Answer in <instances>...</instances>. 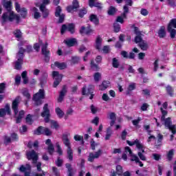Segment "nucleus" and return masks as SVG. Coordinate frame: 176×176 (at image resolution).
<instances>
[{
    "instance_id": "obj_1",
    "label": "nucleus",
    "mask_w": 176,
    "mask_h": 176,
    "mask_svg": "<svg viewBox=\"0 0 176 176\" xmlns=\"http://www.w3.org/2000/svg\"><path fill=\"white\" fill-rule=\"evenodd\" d=\"M3 6L7 10L6 12H4L2 15L3 23H6V21H16V23L20 21V16L12 10V1L8 0H2L1 2Z\"/></svg>"
},
{
    "instance_id": "obj_2",
    "label": "nucleus",
    "mask_w": 176,
    "mask_h": 176,
    "mask_svg": "<svg viewBox=\"0 0 176 176\" xmlns=\"http://www.w3.org/2000/svg\"><path fill=\"white\" fill-rule=\"evenodd\" d=\"M62 140L64 145L67 148L66 158L68 159L69 162H72L74 160V150H72L71 142H69V133L64 134Z\"/></svg>"
},
{
    "instance_id": "obj_3",
    "label": "nucleus",
    "mask_w": 176,
    "mask_h": 176,
    "mask_svg": "<svg viewBox=\"0 0 176 176\" xmlns=\"http://www.w3.org/2000/svg\"><path fill=\"white\" fill-rule=\"evenodd\" d=\"M32 50V47L30 45H28L26 49V52L28 53H30ZM25 52V50L23 48L19 49V52L16 55L17 61L15 62V69H21V65L23 64V54H24V52Z\"/></svg>"
},
{
    "instance_id": "obj_4",
    "label": "nucleus",
    "mask_w": 176,
    "mask_h": 176,
    "mask_svg": "<svg viewBox=\"0 0 176 176\" xmlns=\"http://www.w3.org/2000/svg\"><path fill=\"white\" fill-rule=\"evenodd\" d=\"M41 46H42L41 52L45 56V57H47L50 53L49 50H47V43L43 44L41 40H39L38 43L34 45V50H36V52H39Z\"/></svg>"
},
{
    "instance_id": "obj_5",
    "label": "nucleus",
    "mask_w": 176,
    "mask_h": 176,
    "mask_svg": "<svg viewBox=\"0 0 176 176\" xmlns=\"http://www.w3.org/2000/svg\"><path fill=\"white\" fill-rule=\"evenodd\" d=\"M45 98V90L40 89L33 97V100L34 101L36 105L42 104V100Z\"/></svg>"
},
{
    "instance_id": "obj_6",
    "label": "nucleus",
    "mask_w": 176,
    "mask_h": 176,
    "mask_svg": "<svg viewBox=\"0 0 176 176\" xmlns=\"http://www.w3.org/2000/svg\"><path fill=\"white\" fill-rule=\"evenodd\" d=\"M34 133L36 135H41V134H44V135H52V131L48 128H45L43 126L38 127Z\"/></svg>"
},
{
    "instance_id": "obj_7",
    "label": "nucleus",
    "mask_w": 176,
    "mask_h": 176,
    "mask_svg": "<svg viewBox=\"0 0 176 176\" xmlns=\"http://www.w3.org/2000/svg\"><path fill=\"white\" fill-rule=\"evenodd\" d=\"M52 77L55 79L53 87H57L58 85H60L61 80H63V74H60L58 72L54 71L52 72Z\"/></svg>"
},
{
    "instance_id": "obj_8",
    "label": "nucleus",
    "mask_w": 176,
    "mask_h": 176,
    "mask_svg": "<svg viewBox=\"0 0 176 176\" xmlns=\"http://www.w3.org/2000/svg\"><path fill=\"white\" fill-rule=\"evenodd\" d=\"M128 145H130V146H133V145H136V148L139 149V151H141L142 153H145V148L144 147V144L140 142L138 139L134 140L133 142H130L129 140L126 141Z\"/></svg>"
},
{
    "instance_id": "obj_9",
    "label": "nucleus",
    "mask_w": 176,
    "mask_h": 176,
    "mask_svg": "<svg viewBox=\"0 0 176 176\" xmlns=\"http://www.w3.org/2000/svg\"><path fill=\"white\" fill-rule=\"evenodd\" d=\"M42 118H44V120L46 123L49 122L50 118V110L49 109V104H45L43 107V111L41 113Z\"/></svg>"
},
{
    "instance_id": "obj_10",
    "label": "nucleus",
    "mask_w": 176,
    "mask_h": 176,
    "mask_svg": "<svg viewBox=\"0 0 176 176\" xmlns=\"http://www.w3.org/2000/svg\"><path fill=\"white\" fill-rule=\"evenodd\" d=\"M82 96H90L89 100H93L94 95L93 94V86L83 87L82 88Z\"/></svg>"
},
{
    "instance_id": "obj_11",
    "label": "nucleus",
    "mask_w": 176,
    "mask_h": 176,
    "mask_svg": "<svg viewBox=\"0 0 176 176\" xmlns=\"http://www.w3.org/2000/svg\"><path fill=\"white\" fill-rule=\"evenodd\" d=\"M101 155H102V150L101 149H99L96 152L90 153L88 157V162L93 163V162H94V159H98Z\"/></svg>"
},
{
    "instance_id": "obj_12",
    "label": "nucleus",
    "mask_w": 176,
    "mask_h": 176,
    "mask_svg": "<svg viewBox=\"0 0 176 176\" xmlns=\"http://www.w3.org/2000/svg\"><path fill=\"white\" fill-rule=\"evenodd\" d=\"M164 120H165V122H164L165 127H166V129H168L173 133V134H175L176 127H175V125L171 124V118H168Z\"/></svg>"
},
{
    "instance_id": "obj_13",
    "label": "nucleus",
    "mask_w": 176,
    "mask_h": 176,
    "mask_svg": "<svg viewBox=\"0 0 176 176\" xmlns=\"http://www.w3.org/2000/svg\"><path fill=\"white\" fill-rule=\"evenodd\" d=\"M27 157L29 160H33L34 163H36L38 160V154L34 151L32 150L26 153Z\"/></svg>"
},
{
    "instance_id": "obj_14",
    "label": "nucleus",
    "mask_w": 176,
    "mask_h": 176,
    "mask_svg": "<svg viewBox=\"0 0 176 176\" xmlns=\"http://www.w3.org/2000/svg\"><path fill=\"white\" fill-rule=\"evenodd\" d=\"M94 47L96 50L101 52L102 47V37L97 36L95 40Z\"/></svg>"
},
{
    "instance_id": "obj_15",
    "label": "nucleus",
    "mask_w": 176,
    "mask_h": 176,
    "mask_svg": "<svg viewBox=\"0 0 176 176\" xmlns=\"http://www.w3.org/2000/svg\"><path fill=\"white\" fill-rule=\"evenodd\" d=\"M56 17H59L58 23H63L64 21V19L65 15L64 14H61V7L58 6L55 12Z\"/></svg>"
},
{
    "instance_id": "obj_16",
    "label": "nucleus",
    "mask_w": 176,
    "mask_h": 176,
    "mask_svg": "<svg viewBox=\"0 0 176 176\" xmlns=\"http://www.w3.org/2000/svg\"><path fill=\"white\" fill-rule=\"evenodd\" d=\"M134 32L137 35L135 37V43H141V42H143L144 40H142V38L141 37V32L138 30V28L137 27L134 28Z\"/></svg>"
},
{
    "instance_id": "obj_17",
    "label": "nucleus",
    "mask_w": 176,
    "mask_h": 176,
    "mask_svg": "<svg viewBox=\"0 0 176 176\" xmlns=\"http://www.w3.org/2000/svg\"><path fill=\"white\" fill-rule=\"evenodd\" d=\"M64 43H65V45L69 47H71L77 45L78 41H76V38H67L64 41Z\"/></svg>"
},
{
    "instance_id": "obj_18",
    "label": "nucleus",
    "mask_w": 176,
    "mask_h": 176,
    "mask_svg": "<svg viewBox=\"0 0 176 176\" xmlns=\"http://www.w3.org/2000/svg\"><path fill=\"white\" fill-rule=\"evenodd\" d=\"M54 67H57L59 69H65L67 68V63L55 62L54 65H51V68L54 69Z\"/></svg>"
},
{
    "instance_id": "obj_19",
    "label": "nucleus",
    "mask_w": 176,
    "mask_h": 176,
    "mask_svg": "<svg viewBox=\"0 0 176 176\" xmlns=\"http://www.w3.org/2000/svg\"><path fill=\"white\" fill-rule=\"evenodd\" d=\"M108 119H110V126L112 127L113 124H115V122H116V114L113 112L109 113L107 115Z\"/></svg>"
},
{
    "instance_id": "obj_20",
    "label": "nucleus",
    "mask_w": 176,
    "mask_h": 176,
    "mask_svg": "<svg viewBox=\"0 0 176 176\" xmlns=\"http://www.w3.org/2000/svg\"><path fill=\"white\" fill-rule=\"evenodd\" d=\"M19 104H20V97H17L12 102V109L15 113L17 115L19 111L17 110V107H19Z\"/></svg>"
},
{
    "instance_id": "obj_21",
    "label": "nucleus",
    "mask_w": 176,
    "mask_h": 176,
    "mask_svg": "<svg viewBox=\"0 0 176 176\" xmlns=\"http://www.w3.org/2000/svg\"><path fill=\"white\" fill-rule=\"evenodd\" d=\"M67 94V86H64L60 91L59 97L58 98V102H63V100H64V97L65 96V94Z\"/></svg>"
},
{
    "instance_id": "obj_22",
    "label": "nucleus",
    "mask_w": 176,
    "mask_h": 176,
    "mask_svg": "<svg viewBox=\"0 0 176 176\" xmlns=\"http://www.w3.org/2000/svg\"><path fill=\"white\" fill-rule=\"evenodd\" d=\"M6 112L10 113V105L6 104L5 109H0V117L3 118L6 115Z\"/></svg>"
},
{
    "instance_id": "obj_23",
    "label": "nucleus",
    "mask_w": 176,
    "mask_h": 176,
    "mask_svg": "<svg viewBox=\"0 0 176 176\" xmlns=\"http://www.w3.org/2000/svg\"><path fill=\"white\" fill-rule=\"evenodd\" d=\"M40 10L42 12L43 19H46L49 16V10L46 9L44 5L40 6Z\"/></svg>"
},
{
    "instance_id": "obj_24",
    "label": "nucleus",
    "mask_w": 176,
    "mask_h": 176,
    "mask_svg": "<svg viewBox=\"0 0 176 176\" xmlns=\"http://www.w3.org/2000/svg\"><path fill=\"white\" fill-rule=\"evenodd\" d=\"M78 8H79V3L78 2V0H74L73 1L72 6H69L67 8V12H69V13H71L72 12H74V9H78Z\"/></svg>"
},
{
    "instance_id": "obj_25",
    "label": "nucleus",
    "mask_w": 176,
    "mask_h": 176,
    "mask_svg": "<svg viewBox=\"0 0 176 176\" xmlns=\"http://www.w3.org/2000/svg\"><path fill=\"white\" fill-rule=\"evenodd\" d=\"M110 85L111 82L109 80H104L102 82V85L99 86V90H101L102 91L107 90Z\"/></svg>"
},
{
    "instance_id": "obj_26",
    "label": "nucleus",
    "mask_w": 176,
    "mask_h": 176,
    "mask_svg": "<svg viewBox=\"0 0 176 176\" xmlns=\"http://www.w3.org/2000/svg\"><path fill=\"white\" fill-rule=\"evenodd\" d=\"M158 36L159 38H165L166 37V28L162 26L158 30Z\"/></svg>"
},
{
    "instance_id": "obj_27",
    "label": "nucleus",
    "mask_w": 176,
    "mask_h": 176,
    "mask_svg": "<svg viewBox=\"0 0 176 176\" xmlns=\"http://www.w3.org/2000/svg\"><path fill=\"white\" fill-rule=\"evenodd\" d=\"M32 12L33 13L32 15L34 16V19H40L41 13L38 12V10L36 9V8L34 7L33 8H32Z\"/></svg>"
},
{
    "instance_id": "obj_28",
    "label": "nucleus",
    "mask_w": 176,
    "mask_h": 176,
    "mask_svg": "<svg viewBox=\"0 0 176 176\" xmlns=\"http://www.w3.org/2000/svg\"><path fill=\"white\" fill-rule=\"evenodd\" d=\"M65 167H66V168H67L68 176H72V175H74V174H75V171L71 166V164H68V163L66 164Z\"/></svg>"
},
{
    "instance_id": "obj_29",
    "label": "nucleus",
    "mask_w": 176,
    "mask_h": 176,
    "mask_svg": "<svg viewBox=\"0 0 176 176\" xmlns=\"http://www.w3.org/2000/svg\"><path fill=\"white\" fill-rule=\"evenodd\" d=\"M139 46L140 49L144 51L148 50V47H149V46L148 45V43H146V41H141L139 43Z\"/></svg>"
},
{
    "instance_id": "obj_30",
    "label": "nucleus",
    "mask_w": 176,
    "mask_h": 176,
    "mask_svg": "<svg viewBox=\"0 0 176 176\" xmlns=\"http://www.w3.org/2000/svg\"><path fill=\"white\" fill-rule=\"evenodd\" d=\"M30 170H31V166H30V164H26V167L24 166L23 165L21 166V167L19 168V170L21 172V173H25V174L26 173H29V172H27V171H30Z\"/></svg>"
},
{
    "instance_id": "obj_31",
    "label": "nucleus",
    "mask_w": 176,
    "mask_h": 176,
    "mask_svg": "<svg viewBox=\"0 0 176 176\" xmlns=\"http://www.w3.org/2000/svg\"><path fill=\"white\" fill-rule=\"evenodd\" d=\"M89 20L96 25H98V23H100V21H98V18H97V15L91 14L89 16Z\"/></svg>"
},
{
    "instance_id": "obj_32",
    "label": "nucleus",
    "mask_w": 176,
    "mask_h": 176,
    "mask_svg": "<svg viewBox=\"0 0 176 176\" xmlns=\"http://www.w3.org/2000/svg\"><path fill=\"white\" fill-rule=\"evenodd\" d=\"M93 32V30L89 29V28H86L84 26H82L80 30V34H90Z\"/></svg>"
},
{
    "instance_id": "obj_33",
    "label": "nucleus",
    "mask_w": 176,
    "mask_h": 176,
    "mask_svg": "<svg viewBox=\"0 0 176 176\" xmlns=\"http://www.w3.org/2000/svg\"><path fill=\"white\" fill-rule=\"evenodd\" d=\"M55 112H56L57 116L58 118H60V119L62 118H64V111H63V110H61V109H60V107L56 108Z\"/></svg>"
},
{
    "instance_id": "obj_34",
    "label": "nucleus",
    "mask_w": 176,
    "mask_h": 176,
    "mask_svg": "<svg viewBox=\"0 0 176 176\" xmlns=\"http://www.w3.org/2000/svg\"><path fill=\"white\" fill-rule=\"evenodd\" d=\"M129 156L131 157V162H135V163L140 162V158L135 154L132 153Z\"/></svg>"
},
{
    "instance_id": "obj_35",
    "label": "nucleus",
    "mask_w": 176,
    "mask_h": 176,
    "mask_svg": "<svg viewBox=\"0 0 176 176\" xmlns=\"http://www.w3.org/2000/svg\"><path fill=\"white\" fill-rule=\"evenodd\" d=\"M168 32L170 33V38L172 39H174V38H175V35H176V30L175 29L168 28Z\"/></svg>"
},
{
    "instance_id": "obj_36",
    "label": "nucleus",
    "mask_w": 176,
    "mask_h": 176,
    "mask_svg": "<svg viewBox=\"0 0 176 176\" xmlns=\"http://www.w3.org/2000/svg\"><path fill=\"white\" fill-rule=\"evenodd\" d=\"M135 89V83L131 82L129 84L128 88H127V92L126 94H130V91H133V90Z\"/></svg>"
},
{
    "instance_id": "obj_37",
    "label": "nucleus",
    "mask_w": 176,
    "mask_h": 176,
    "mask_svg": "<svg viewBox=\"0 0 176 176\" xmlns=\"http://www.w3.org/2000/svg\"><path fill=\"white\" fill-rule=\"evenodd\" d=\"M24 113H25L24 111H19V116H16V123H20V122H21V119L24 118Z\"/></svg>"
},
{
    "instance_id": "obj_38",
    "label": "nucleus",
    "mask_w": 176,
    "mask_h": 176,
    "mask_svg": "<svg viewBox=\"0 0 176 176\" xmlns=\"http://www.w3.org/2000/svg\"><path fill=\"white\" fill-rule=\"evenodd\" d=\"M67 31L71 34H74L75 32V25L74 23H70L67 25Z\"/></svg>"
},
{
    "instance_id": "obj_39",
    "label": "nucleus",
    "mask_w": 176,
    "mask_h": 176,
    "mask_svg": "<svg viewBox=\"0 0 176 176\" xmlns=\"http://www.w3.org/2000/svg\"><path fill=\"white\" fill-rule=\"evenodd\" d=\"M22 79L23 80V83L27 85L28 83V78L27 77V71L23 72L21 74Z\"/></svg>"
},
{
    "instance_id": "obj_40",
    "label": "nucleus",
    "mask_w": 176,
    "mask_h": 176,
    "mask_svg": "<svg viewBox=\"0 0 176 176\" xmlns=\"http://www.w3.org/2000/svg\"><path fill=\"white\" fill-rule=\"evenodd\" d=\"M168 28H176V19L170 20Z\"/></svg>"
},
{
    "instance_id": "obj_41",
    "label": "nucleus",
    "mask_w": 176,
    "mask_h": 176,
    "mask_svg": "<svg viewBox=\"0 0 176 176\" xmlns=\"http://www.w3.org/2000/svg\"><path fill=\"white\" fill-rule=\"evenodd\" d=\"M112 65L113 68H119V60L116 58H113L112 60Z\"/></svg>"
},
{
    "instance_id": "obj_42",
    "label": "nucleus",
    "mask_w": 176,
    "mask_h": 176,
    "mask_svg": "<svg viewBox=\"0 0 176 176\" xmlns=\"http://www.w3.org/2000/svg\"><path fill=\"white\" fill-rule=\"evenodd\" d=\"M175 152V151H174V149H171L168 152L167 158L168 160H171L173 159Z\"/></svg>"
},
{
    "instance_id": "obj_43",
    "label": "nucleus",
    "mask_w": 176,
    "mask_h": 176,
    "mask_svg": "<svg viewBox=\"0 0 176 176\" xmlns=\"http://www.w3.org/2000/svg\"><path fill=\"white\" fill-rule=\"evenodd\" d=\"M101 52H102V53H104V54H107V53H109V52H111V48L109 47V45H104L102 48Z\"/></svg>"
},
{
    "instance_id": "obj_44",
    "label": "nucleus",
    "mask_w": 176,
    "mask_h": 176,
    "mask_svg": "<svg viewBox=\"0 0 176 176\" xmlns=\"http://www.w3.org/2000/svg\"><path fill=\"white\" fill-rule=\"evenodd\" d=\"M124 19H126V17H124L123 14H122V16L117 17L116 23H120V24H123L124 23Z\"/></svg>"
},
{
    "instance_id": "obj_45",
    "label": "nucleus",
    "mask_w": 176,
    "mask_h": 176,
    "mask_svg": "<svg viewBox=\"0 0 176 176\" xmlns=\"http://www.w3.org/2000/svg\"><path fill=\"white\" fill-rule=\"evenodd\" d=\"M116 174L118 175H122L123 174V168H122V166L118 165L116 166Z\"/></svg>"
},
{
    "instance_id": "obj_46",
    "label": "nucleus",
    "mask_w": 176,
    "mask_h": 176,
    "mask_svg": "<svg viewBox=\"0 0 176 176\" xmlns=\"http://www.w3.org/2000/svg\"><path fill=\"white\" fill-rule=\"evenodd\" d=\"M111 135H112V131L111 130V128H108L107 129V133L106 134L104 140L106 141H108V140H109V138H111Z\"/></svg>"
},
{
    "instance_id": "obj_47",
    "label": "nucleus",
    "mask_w": 176,
    "mask_h": 176,
    "mask_svg": "<svg viewBox=\"0 0 176 176\" xmlns=\"http://www.w3.org/2000/svg\"><path fill=\"white\" fill-rule=\"evenodd\" d=\"M157 138L158 140L155 143V146H160V145H162V140H163V136L161 134H158Z\"/></svg>"
},
{
    "instance_id": "obj_48",
    "label": "nucleus",
    "mask_w": 176,
    "mask_h": 176,
    "mask_svg": "<svg viewBox=\"0 0 176 176\" xmlns=\"http://www.w3.org/2000/svg\"><path fill=\"white\" fill-rule=\"evenodd\" d=\"M91 69H93V71H98V69H100V67H98V65L94 63V60H92L91 62Z\"/></svg>"
},
{
    "instance_id": "obj_49",
    "label": "nucleus",
    "mask_w": 176,
    "mask_h": 176,
    "mask_svg": "<svg viewBox=\"0 0 176 176\" xmlns=\"http://www.w3.org/2000/svg\"><path fill=\"white\" fill-rule=\"evenodd\" d=\"M100 144L98 143H96L94 140L91 141V148L92 151H96V148H97Z\"/></svg>"
},
{
    "instance_id": "obj_50",
    "label": "nucleus",
    "mask_w": 176,
    "mask_h": 176,
    "mask_svg": "<svg viewBox=\"0 0 176 176\" xmlns=\"http://www.w3.org/2000/svg\"><path fill=\"white\" fill-rule=\"evenodd\" d=\"M63 163H64V160H63V159L60 157H58L57 160L55 162V164H56L58 167H61Z\"/></svg>"
},
{
    "instance_id": "obj_51",
    "label": "nucleus",
    "mask_w": 176,
    "mask_h": 176,
    "mask_svg": "<svg viewBox=\"0 0 176 176\" xmlns=\"http://www.w3.org/2000/svg\"><path fill=\"white\" fill-rule=\"evenodd\" d=\"M56 146L57 148V153L61 156L63 155V149L61 148V146H60V143L57 142L56 144Z\"/></svg>"
},
{
    "instance_id": "obj_52",
    "label": "nucleus",
    "mask_w": 176,
    "mask_h": 176,
    "mask_svg": "<svg viewBox=\"0 0 176 176\" xmlns=\"http://www.w3.org/2000/svg\"><path fill=\"white\" fill-rule=\"evenodd\" d=\"M47 151L50 155H53V153H54V146H53V144H49L47 147Z\"/></svg>"
},
{
    "instance_id": "obj_53",
    "label": "nucleus",
    "mask_w": 176,
    "mask_h": 176,
    "mask_svg": "<svg viewBox=\"0 0 176 176\" xmlns=\"http://www.w3.org/2000/svg\"><path fill=\"white\" fill-rule=\"evenodd\" d=\"M18 13H20L21 16H22L23 17H25L28 13L27 9H25V8H23L21 9V10Z\"/></svg>"
},
{
    "instance_id": "obj_54",
    "label": "nucleus",
    "mask_w": 176,
    "mask_h": 176,
    "mask_svg": "<svg viewBox=\"0 0 176 176\" xmlns=\"http://www.w3.org/2000/svg\"><path fill=\"white\" fill-rule=\"evenodd\" d=\"M95 82H98L101 79V74L96 72L94 75Z\"/></svg>"
},
{
    "instance_id": "obj_55",
    "label": "nucleus",
    "mask_w": 176,
    "mask_h": 176,
    "mask_svg": "<svg viewBox=\"0 0 176 176\" xmlns=\"http://www.w3.org/2000/svg\"><path fill=\"white\" fill-rule=\"evenodd\" d=\"M114 13H116V8L114 7H110L108 10V14H109V16H112Z\"/></svg>"
},
{
    "instance_id": "obj_56",
    "label": "nucleus",
    "mask_w": 176,
    "mask_h": 176,
    "mask_svg": "<svg viewBox=\"0 0 176 176\" xmlns=\"http://www.w3.org/2000/svg\"><path fill=\"white\" fill-rule=\"evenodd\" d=\"M50 123L52 129H58V124L57 123V122L54 120H51Z\"/></svg>"
},
{
    "instance_id": "obj_57",
    "label": "nucleus",
    "mask_w": 176,
    "mask_h": 176,
    "mask_svg": "<svg viewBox=\"0 0 176 176\" xmlns=\"http://www.w3.org/2000/svg\"><path fill=\"white\" fill-rule=\"evenodd\" d=\"M80 60V58H79V57L74 56L72 58V64H78Z\"/></svg>"
},
{
    "instance_id": "obj_58",
    "label": "nucleus",
    "mask_w": 176,
    "mask_h": 176,
    "mask_svg": "<svg viewBox=\"0 0 176 176\" xmlns=\"http://www.w3.org/2000/svg\"><path fill=\"white\" fill-rule=\"evenodd\" d=\"M162 116L161 117L162 122H164V119H166V115H167V111L166 110H163V108H160Z\"/></svg>"
},
{
    "instance_id": "obj_59",
    "label": "nucleus",
    "mask_w": 176,
    "mask_h": 176,
    "mask_svg": "<svg viewBox=\"0 0 176 176\" xmlns=\"http://www.w3.org/2000/svg\"><path fill=\"white\" fill-rule=\"evenodd\" d=\"M113 27L115 32H119V31H120V25H119L118 22L114 23Z\"/></svg>"
},
{
    "instance_id": "obj_60",
    "label": "nucleus",
    "mask_w": 176,
    "mask_h": 176,
    "mask_svg": "<svg viewBox=\"0 0 176 176\" xmlns=\"http://www.w3.org/2000/svg\"><path fill=\"white\" fill-rule=\"evenodd\" d=\"M52 173L55 176H60V172L56 166L52 167Z\"/></svg>"
},
{
    "instance_id": "obj_61",
    "label": "nucleus",
    "mask_w": 176,
    "mask_h": 176,
    "mask_svg": "<svg viewBox=\"0 0 176 176\" xmlns=\"http://www.w3.org/2000/svg\"><path fill=\"white\" fill-rule=\"evenodd\" d=\"M74 139L75 140V141H82V142L83 144V136L80 135H74Z\"/></svg>"
},
{
    "instance_id": "obj_62",
    "label": "nucleus",
    "mask_w": 176,
    "mask_h": 176,
    "mask_svg": "<svg viewBox=\"0 0 176 176\" xmlns=\"http://www.w3.org/2000/svg\"><path fill=\"white\" fill-rule=\"evenodd\" d=\"M20 82H21V76L20 75H16L15 77V85H20Z\"/></svg>"
},
{
    "instance_id": "obj_63",
    "label": "nucleus",
    "mask_w": 176,
    "mask_h": 176,
    "mask_svg": "<svg viewBox=\"0 0 176 176\" xmlns=\"http://www.w3.org/2000/svg\"><path fill=\"white\" fill-rule=\"evenodd\" d=\"M90 109H91V113H94V114L97 113V112L98 111V109L93 104L91 105Z\"/></svg>"
},
{
    "instance_id": "obj_64",
    "label": "nucleus",
    "mask_w": 176,
    "mask_h": 176,
    "mask_svg": "<svg viewBox=\"0 0 176 176\" xmlns=\"http://www.w3.org/2000/svg\"><path fill=\"white\" fill-rule=\"evenodd\" d=\"M14 34L15 35L16 38H20L21 36V32L19 30H16L14 32Z\"/></svg>"
}]
</instances>
